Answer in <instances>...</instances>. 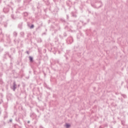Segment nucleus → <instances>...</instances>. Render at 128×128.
<instances>
[{
    "instance_id": "nucleus-40",
    "label": "nucleus",
    "mask_w": 128,
    "mask_h": 128,
    "mask_svg": "<svg viewBox=\"0 0 128 128\" xmlns=\"http://www.w3.org/2000/svg\"><path fill=\"white\" fill-rule=\"evenodd\" d=\"M0 94V96H1L2 98H4V94H2V93Z\"/></svg>"
},
{
    "instance_id": "nucleus-3",
    "label": "nucleus",
    "mask_w": 128,
    "mask_h": 128,
    "mask_svg": "<svg viewBox=\"0 0 128 128\" xmlns=\"http://www.w3.org/2000/svg\"><path fill=\"white\" fill-rule=\"evenodd\" d=\"M66 42L68 44H70L74 42V39L72 38V37L70 36L68 37L66 40Z\"/></svg>"
},
{
    "instance_id": "nucleus-58",
    "label": "nucleus",
    "mask_w": 128,
    "mask_h": 128,
    "mask_svg": "<svg viewBox=\"0 0 128 128\" xmlns=\"http://www.w3.org/2000/svg\"><path fill=\"white\" fill-rule=\"evenodd\" d=\"M42 34H46V32L43 33Z\"/></svg>"
},
{
    "instance_id": "nucleus-14",
    "label": "nucleus",
    "mask_w": 128,
    "mask_h": 128,
    "mask_svg": "<svg viewBox=\"0 0 128 128\" xmlns=\"http://www.w3.org/2000/svg\"><path fill=\"white\" fill-rule=\"evenodd\" d=\"M20 36L21 38H24V32H20Z\"/></svg>"
},
{
    "instance_id": "nucleus-17",
    "label": "nucleus",
    "mask_w": 128,
    "mask_h": 128,
    "mask_svg": "<svg viewBox=\"0 0 128 128\" xmlns=\"http://www.w3.org/2000/svg\"><path fill=\"white\" fill-rule=\"evenodd\" d=\"M37 42L40 44V42H42V38H39L37 40Z\"/></svg>"
},
{
    "instance_id": "nucleus-45",
    "label": "nucleus",
    "mask_w": 128,
    "mask_h": 128,
    "mask_svg": "<svg viewBox=\"0 0 128 128\" xmlns=\"http://www.w3.org/2000/svg\"><path fill=\"white\" fill-rule=\"evenodd\" d=\"M26 54H30V52L28 51H26Z\"/></svg>"
},
{
    "instance_id": "nucleus-25",
    "label": "nucleus",
    "mask_w": 128,
    "mask_h": 128,
    "mask_svg": "<svg viewBox=\"0 0 128 128\" xmlns=\"http://www.w3.org/2000/svg\"><path fill=\"white\" fill-rule=\"evenodd\" d=\"M54 50L55 51L54 52V51L52 50V52H54V54H56V50H58V49H56V48H54Z\"/></svg>"
},
{
    "instance_id": "nucleus-24",
    "label": "nucleus",
    "mask_w": 128,
    "mask_h": 128,
    "mask_svg": "<svg viewBox=\"0 0 128 128\" xmlns=\"http://www.w3.org/2000/svg\"><path fill=\"white\" fill-rule=\"evenodd\" d=\"M121 96L124 98H126V95L124 94H121Z\"/></svg>"
},
{
    "instance_id": "nucleus-15",
    "label": "nucleus",
    "mask_w": 128,
    "mask_h": 128,
    "mask_svg": "<svg viewBox=\"0 0 128 128\" xmlns=\"http://www.w3.org/2000/svg\"><path fill=\"white\" fill-rule=\"evenodd\" d=\"M13 36H14L15 38H16V36H18V33L16 32H13Z\"/></svg>"
},
{
    "instance_id": "nucleus-6",
    "label": "nucleus",
    "mask_w": 128,
    "mask_h": 128,
    "mask_svg": "<svg viewBox=\"0 0 128 128\" xmlns=\"http://www.w3.org/2000/svg\"><path fill=\"white\" fill-rule=\"evenodd\" d=\"M11 89L14 92H16V81H14L13 86H11Z\"/></svg>"
},
{
    "instance_id": "nucleus-52",
    "label": "nucleus",
    "mask_w": 128,
    "mask_h": 128,
    "mask_svg": "<svg viewBox=\"0 0 128 128\" xmlns=\"http://www.w3.org/2000/svg\"><path fill=\"white\" fill-rule=\"evenodd\" d=\"M14 42H16V39H14Z\"/></svg>"
},
{
    "instance_id": "nucleus-2",
    "label": "nucleus",
    "mask_w": 128,
    "mask_h": 128,
    "mask_svg": "<svg viewBox=\"0 0 128 128\" xmlns=\"http://www.w3.org/2000/svg\"><path fill=\"white\" fill-rule=\"evenodd\" d=\"M98 2V4H100V6L98 7H96V4L92 3H91L92 6V8H102V2L100 0H96L95 3L96 4Z\"/></svg>"
},
{
    "instance_id": "nucleus-48",
    "label": "nucleus",
    "mask_w": 128,
    "mask_h": 128,
    "mask_svg": "<svg viewBox=\"0 0 128 128\" xmlns=\"http://www.w3.org/2000/svg\"><path fill=\"white\" fill-rule=\"evenodd\" d=\"M64 56L66 57V60H68V57L66 56V54L64 55Z\"/></svg>"
},
{
    "instance_id": "nucleus-11",
    "label": "nucleus",
    "mask_w": 128,
    "mask_h": 128,
    "mask_svg": "<svg viewBox=\"0 0 128 128\" xmlns=\"http://www.w3.org/2000/svg\"><path fill=\"white\" fill-rule=\"evenodd\" d=\"M71 15L72 16L73 18H76L78 16H76V12H71Z\"/></svg>"
},
{
    "instance_id": "nucleus-54",
    "label": "nucleus",
    "mask_w": 128,
    "mask_h": 128,
    "mask_svg": "<svg viewBox=\"0 0 128 128\" xmlns=\"http://www.w3.org/2000/svg\"><path fill=\"white\" fill-rule=\"evenodd\" d=\"M40 128H44V127H42V126H40Z\"/></svg>"
},
{
    "instance_id": "nucleus-43",
    "label": "nucleus",
    "mask_w": 128,
    "mask_h": 128,
    "mask_svg": "<svg viewBox=\"0 0 128 128\" xmlns=\"http://www.w3.org/2000/svg\"><path fill=\"white\" fill-rule=\"evenodd\" d=\"M64 36H68V35L66 34V32H64Z\"/></svg>"
},
{
    "instance_id": "nucleus-1",
    "label": "nucleus",
    "mask_w": 128,
    "mask_h": 128,
    "mask_svg": "<svg viewBox=\"0 0 128 128\" xmlns=\"http://www.w3.org/2000/svg\"><path fill=\"white\" fill-rule=\"evenodd\" d=\"M60 22L64 24V26H65L64 29L66 30H68V25L70 24L66 20V19L64 18H60ZM68 24V25H66Z\"/></svg>"
},
{
    "instance_id": "nucleus-16",
    "label": "nucleus",
    "mask_w": 128,
    "mask_h": 128,
    "mask_svg": "<svg viewBox=\"0 0 128 128\" xmlns=\"http://www.w3.org/2000/svg\"><path fill=\"white\" fill-rule=\"evenodd\" d=\"M10 50L13 52V54H16V48H11Z\"/></svg>"
},
{
    "instance_id": "nucleus-21",
    "label": "nucleus",
    "mask_w": 128,
    "mask_h": 128,
    "mask_svg": "<svg viewBox=\"0 0 128 128\" xmlns=\"http://www.w3.org/2000/svg\"><path fill=\"white\" fill-rule=\"evenodd\" d=\"M121 124L122 126H126V121L125 120H122Z\"/></svg>"
},
{
    "instance_id": "nucleus-41",
    "label": "nucleus",
    "mask_w": 128,
    "mask_h": 128,
    "mask_svg": "<svg viewBox=\"0 0 128 128\" xmlns=\"http://www.w3.org/2000/svg\"><path fill=\"white\" fill-rule=\"evenodd\" d=\"M2 108H0V116L2 114Z\"/></svg>"
},
{
    "instance_id": "nucleus-9",
    "label": "nucleus",
    "mask_w": 128,
    "mask_h": 128,
    "mask_svg": "<svg viewBox=\"0 0 128 128\" xmlns=\"http://www.w3.org/2000/svg\"><path fill=\"white\" fill-rule=\"evenodd\" d=\"M22 24H24V22H22L18 24V28H20V30H22Z\"/></svg>"
},
{
    "instance_id": "nucleus-35",
    "label": "nucleus",
    "mask_w": 128,
    "mask_h": 128,
    "mask_svg": "<svg viewBox=\"0 0 128 128\" xmlns=\"http://www.w3.org/2000/svg\"><path fill=\"white\" fill-rule=\"evenodd\" d=\"M56 64H60V60H58L56 61Z\"/></svg>"
},
{
    "instance_id": "nucleus-22",
    "label": "nucleus",
    "mask_w": 128,
    "mask_h": 128,
    "mask_svg": "<svg viewBox=\"0 0 128 128\" xmlns=\"http://www.w3.org/2000/svg\"><path fill=\"white\" fill-rule=\"evenodd\" d=\"M55 42H58V36H56L54 38Z\"/></svg>"
},
{
    "instance_id": "nucleus-55",
    "label": "nucleus",
    "mask_w": 128,
    "mask_h": 128,
    "mask_svg": "<svg viewBox=\"0 0 128 128\" xmlns=\"http://www.w3.org/2000/svg\"><path fill=\"white\" fill-rule=\"evenodd\" d=\"M58 54H60V51H58Z\"/></svg>"
},
{
    "instance_id": "nucleus-12",
    "label": "nucleus",
    "mask_w": 128,
    "mask_h": 128,
    "mask_svg": "<svg viewBox=\"0 0 128 128\" xmlns=\"http://www.w3.org/2000/svg\"><path fill=\"white\" fill-rule=\"evenodd\" d=\"M28 26H30V30H32V28H34V24H32L31 26H30V24H28Z\"/></svg>"
},
{
    "instance_id": "nucleus-63",
    "label": "nucleus",
    "mask_w": 128,
    "mask_h": 128,
    "mask_svg": "<svg viewBox=\"0 0 128 128\" xmlns=\"http://www.w3.org/2000/svg\"><path fill=\"white\" fill-rule=\"evenodd\" d=\"M56 44H58V43H56Z\"/></svg>"
},
{
    "instance_id": "nucleus-8",
    "label": "nucleus",
    "mask_w": 128,
    "mask_h": 128,
    "mask_svg": "<svg viewBox=\"0 0 128 128\" xmlns=\"http://www.w3.org/2000/svg\"><path fill=\"white\" fill-rule=\"evenodd\" d=\"M44 88H47V90H52V88H50V86H48L46 83L44 82Z\"/></svg>"
},
{
    "instance_id": "nucleus-60",
    "label": "nucleus",
    "mask_w": 128,
    "mask_h": 128,
    "mask_svg": "<svg viewBox=\"0 0 128 128\" xmlns=\"http://www.w3.org/2000/svg\"><path fill=\"white\" fill-rule=\"evenodd\" d=\"M76 22V20H74V22Z\"/></svg>"
},
{
    "instance_id": "nucleus-49",
    "label": "nucleus",
    "mask_w": 128,
    "mask_h": 128,
    "mask_svg": "<svg viewBox=\"0 0 128 128\" xmlns=\"http://www.w3.org/2000/svg\"><path fill=\"white\" fill-rule=\"evenodd\" d=\"M60 38H62V36H61V35L59 36Z\"/></svg>"
},
{
    "instance_id": "nucleus-56",
    "label": "nucleus",
    "mask_w": 128,
    "mask_h": 128,
    "mask_svg": "<svg viewBox=\"0 0 128 128\" xmlns=\"http://www.w3.org/2000/svg\"><path fill=\"white\" fill-rule=\"evenodd\" d=\"M20 84H18V88H20Z\"/></svg>"
},
{
    "instance_id": "nucleus-4",
    "label": "nucleus",
    "mask_w": 128,
    "mask_h": 128,
    "mask_svg": "<svg viewBox=\"0 0 128 128\" xmlns=\"http://www.w3.org/2000/svg\"><path fill=\"white\" fill-rule=\"evenodd\" d=\"M66 4L67 6L69 7V10L72 8V0H67L66 1Z\"/></svg>"
},
{
    "instance_id": "nucleus-44",
    "label": "nucleus",
    "mask_w": 128,
    "mask_h": 128,
    "mask_svg": "<svg viewBox=\"0 0 128 128\" xmlns=\"http://www.w3.org/2000/svg\"><path fill=\"white\" fill-rule=\"evenodd\" d=\"M74 50H76V48H78V46H74Z\"/></svg>"
},
{
    "instance_id": "nucleus-47",
    "label": "nucleus",
    "mask_w": 128,
    "mask_h": 128,
    "mask_svg": "<svg viewBox=\"0 0 128 128\" xmlns=\"http://www.w3.org/2000/svg\"><path fill=\"white\" fill-rule=\"evenodd\" d=\"M4 28H6V26H8V24H4Z\"/></svg>"
},
{
    "instance_id": "nucleus-13",
    "label": "nucleus",
    "mask_w": 128,
    "mask_h": 128,
    "mask_svg": "<svg viewBox=\"0 0 128 128\" xmlns=\"http://www.w3.org/2000/svg\"><path fill=\"white\" fill-rule=\"evenodd\" d=\"M11 18L12 20H16L18 18V17L15 16L14 14H11Z\"/></svg>"
},
{
    "instance_id": "nucleus-18",
    "label": "nucleus",
    "mask_w": 128,
    "mask_h": 128,
    "mask_svg": "<svg viewBox=\"0 0 128 128\" xmlns=\"http://www.w3.org/2000/svg\"><path fill=\"white\" fill-rule=\"evenodd\" d=\"M58 30H60V26H58V29H56L54 30V33L56 34V32H58Z\"/></svg>"
},
{
    "instance_id": "nucleus-27",
    "label": "nucleus",
    "mask_w": 128,
    "mask_h": 128,
    "mask_svg": "<svg viewBox=\"0 0 128 128\" xmlns=\"http://www.w3.org/2000/svg\"><path fill=\"white\" fill-rule=\"evenodd\" d=\"M38 52L40 54H42V48H38Z\"/></svg>"
},
{
    "instance_id": "nucleus-30",
    "label": "nucleus",
    "mask_w": 128,
    "mask_h": 128,
    "mask_svg": "<svg viewBox=\"0 0 128 128\" xmlns=\"http://www.w3.org/2000/svg\"><path fill=\"white\" fill-rule=\"evenodd\" d=\"M62 8L64 9L65 10H66V8L64 7V4H62Z\"/></svg>"
},
{
    "instance_id": "nucleus-10",
    "label": "nucleus",
    "mask_w": 128,
    "mask_h": 128,
    "mask_svg": "<svg viewBox=\"0 0 128 128\" xmlns=\"http://www.w3.org/2000/svg\"><path fill=\"white\" fill-rule=\"evenodd\" d=\"M28 58H29V60H30V62H31V63L34 62V57H32V56H30L28 57Z\"/></svg>"
},
{
    "instance_id": "nucleus-34",
    "label": "nucleus",
    "mask_w": 128,
    "mask_h": 128,
    "mask_svg": "<svg viewBox=\"0 0 128 128\" xmlns=\"http://www.w3.org/2000/svg\"><path fill=\"white\" fill-rule=\"evenodd\" d=\"M30 36H32V34H28L27 38H30Z\"/></svg>"
},
{
    "instance_id": "nucleus-37",
    "label": "nucleus",
    "mask_w": 128,
    "mask_h": 128,
    "mask_svg": "<svg viewBox=\"0 0 128 128\" xmlns=\"http://www.w3.org/2000/svg\"><path fill=\"white\" fill-rule=\"evenodd\" d=\"M43 52H44V54H46V49H44V50H43Z\"/></svg>"
},
{
    "instance_id": "nucleus-36",
    "label": "nucleus",
    "mask_w": 128,
    "mask_h": 128,
    "mask_svg": "<svg viewBox=\"0 0 128 128\" xmlns=\"http://www.w3.org/2000/svg\"><path fill=\"white\" fill-rule=\"evenodd\" d=\"M4 50V48L0 47V52H2Z\"/></svg>"
},
{
    "instance_id": "nucleus-46",
    "label": "nucleus",
    "mask_w": 128,
    "mask_h": 128,
    "mask_svg": "<svg viewBox=\"0 0 128 128\" xmlns=\"http://www.w3.org/2000/svg\"><path fill=\"white\" fill-rule=\"evenodd\" d=\"M0 76H2V73L0 72Z\"/></svg>"
},
{
    "instance_id": "nucleus-29",
    "label": "nucleus",
    "mask_w": 128,
    "mask_h": 128,
    "mask_svg": "<svg viewBox=\"0 0 128 128\" xmlns=\"http://www.w3.org/2000/svg\"><path fill=\"white\" fill-rule=\"evenodd\" d=\"M14 128H18V126L16 124H15L13 126Z\"/></svg>"
},
{
    "instance_id": "nucleus-53",
    "label": "nucleus",
    "mask_w": 128,
    "mask_h": 128,
    "mask_svg": "<svg viewBox=\"0 0 128 128\" xmlns=\"http://www.w3.org/2000/svg\"><path fill=\"white\" fill-rule=\"evenodd\" d=\"M3 122L4 124V126L6 124V122Z\"/></svg>"
},
{
    "instance_id": "nucleus-61",
    "label": "nucleus",
    "mask_w": 128,
    "mask_h": 128,
    "mask_svg": "<svg viewBox=\"0 0 128 128\" xmlns=\"http://www.w3.org/2000/svg\"><path fill=\"white\" fill-rule=\"evenodd\" d=\"M110 128H112V126H110Z\"/></svg>"
},
{
    "instance_id": "nucleus-26",
    "label": "nucleus",
    "mask_w": 128,
    "mask_h": 128,
    "mask_svg": "<svg viewBox=\"0 0 128 128\" xmlns=\"http://www.w3.org/2000/svg\"><path fill=\"white\" fill-rule=\"evenodd\" d=\"M55 12H58V10H60V8H56L54 10Z\"/></svg>"
},
{
    "instance_id": "nucleus-50",
    "label": "nucleus",
    "mask_w": 128,
    "mask_h": 128,
    "mask_svg": "<svg viewBox=\"0 0 128 128\" xmlns=\"http://www.w3.org/2000/svg\"><path fill=\"white\" fill-rule=\"evenodd\" d=\"M28 124H30V120H28V122H27Z\"/></svg>"
},
{
    "instance_id": "nucleus-33",
    "label": "nucleus",
    "mask_w": 128,
    "mask_h": 128,
    "mask_svg": "<svg viewBox=\"0 0 128 128\" xmlns=\"http://www.w3.org/2000/svg\"><path fill=\"white\" fill-rule=\"evenodd\" d=\"M16 121L18 122H20V118H16Z\"/></svg>"
},
{
    "instance_id": "nucleus-19",
    "label": "nucleus",
    "mask_w": 128,
    "mask_h": 128,
    "mask_svg": "<svg viewBox=\"0 0 128 128\" xmlns=\"http://www.w3.org/2000/svg\"><path fill=\"white\" fill-rule=\"evenodd\" d=\"M66 128H70V124L66 123Z\"/></svg>"
},
{
    "instance_id": "nucleus-59",
    "label": "nucleus",
    "mask_w": 128,
    "mask_h": 128,
    "mask_svg": "<svg viewBox=\"0 0 128 128\" xmlns=\"http://www.w3.org/2000/svg\"><path fill=\"white\" fill-rule=\"evenodd\" d=\"M10 122H12V120H10Z\"/></svg>"
},
{
    "instance_id": "nucleus-5",
    "label": "nucleus",
    "mask_w": 128,
    "mask_h": 128,
    "mask_svg": "<svg viewBox=\"0 0 128 128\" xmlns=\"http://www.w3.org/2000/svg\"><path fill=\"white\" fill-rule=\"evenodd\" d=\"M10 5L7 6L6 7H4L3 9V10L5 14H8L10 12Z\"/></svg>"
},
{
    "instance_id": "nucleus-57",
    "label": "nucleus",
    "mask_w": 128,
    "mask_h": 128,
    "mask_svg": "<svg viewBox=\"0 0 128 128\" xmlns=\"http://www.w3.org/2000/svg\"><path fill=\"white\" fill-rule=\"evenodd\" d=\"M0 65L1 66H2V64H1V63H0Z\"/></svg>"
},
{
    "instance_id": "nucleus-23",
    "label": "nucleus",
    "mask_w": 128,
    "mask_h": 128,
    "mask_svg": "<svg viewBox=\"0 0 128 128\" xmlns=\"http://www.w3.org/2000/svg\"><path fill=\"white\" fill-rule=\"evenodd\" d=\"M4 84V81L2 80V78H0V84Z\"/></svg>"
},
{
    "instance_id": "nucleus-38",
    "label": "nucleus",
    "mask_w": 128,
    "mask_h": 128,
    "mask_svg": "<svg viewBox=\"0 0 128 128\" xmlns=\"http://www.w3.org/2000/svg\"><path fill=\"white\" fill-rule=\"evenodd\" d=\"M9 56V58H10V60H12L13 58H12V56L9 54V56Z\"/></svg>"
},
{
    "instance_id": "nucleus-20",
    "label": "nucleus",
    "mask_w": 128,
    "mask_h": 128,
    "mask_svg": "<svg viewBox=\"0 0 128 128\" xmlns=\"http://www.w3.org/2000/svg\"><path fill=\"white\" fill-rule=\"evenodd\" d=\"M23 16H28V12H24V14H23Z\"/></svg>"
},
{
    "instance_id": "nucleus-7",
    "label": "nucleus",
    "mask_w": 128,
    "mask_h": 128,
    "mask_svg": "<svg viewBox=\"0 0 128 128\" xmlns=\"http://www.w3.org/2000/svg\"><path fill=\"white\" fill-rule=\"evenodd\" d=\"M8 56H10V52H5V53L3 56L4 60H6V58H8Z\"/></svg>"
},
{
    "instance_id": "nucleus-64",
    "label": "nucleus",
    "mask_w": 128,
    "mask_h": 128,
    "mask_svg": "<svg viewBox=\"0 0 128 128\" xmlns=\"http://www.w3.org/2000/svg\"><path fill=\"white\" fill-rule=\"evenodd\" d=\"M100 128H102V126H100Z\"/></svg>"
},
{
    "instance_id": "nucleus-39",
    "label": "nucleus",
    "mask_w": 128,
    "mask_h": 128,
    "mask_svg": "<svg viewBox=\"0 0 128 128\" xmlns=\"http://www.w3.org/2000/svg\"><path fill=\"white\" fill-rule=\"evenodd\" d=\"M2 99L0 100V104H2Z\"/></svg>"
},
{
    "instance_id": "nucleus-62",
    "label": "nucleus",
    "mask_w": 128,
    "mask_h": 128,
    "mask_svg": "<svg viewBox=\"0 0 128 128\" xmlns=\"http://www.w3.org/2000/svg\"><path fill=\"white\" fill-rule=\"evenodd\" d=\"M34 114H32V115H30V116H32V115H33Z\"/></svg>"
},
{
    "instance_id": "nucleus-42",
    "label": "nucleus",
    "mask_w": 128,
    "mask_h": 128,
    "mask_svg": "<svg viewBox=\"0 0 128 128\" xmlns=\"http://www.w3.org/2000/svg\"><path fill=\"white\" fill-rule=\"evenodd\" d=\"M35 16H36V18H38V14H35Z\"/></svg>"
},
{
    "instance_id": "nucleus-28",
    "label": "nucleus",
    "mask_w": 128,
    "mask_h": 128,
    "mask_svg": "<svg viewBox=\"0 0 128 128\" xmlns=\"http://www.w3.org/2000/svg\"><path fill=\"white\" fill-rule=\"evenodd\" d=\"M53 2L54 4H58V0H53Z\"/></svg>"
},
{
    "instance_id": "nucleus-32",
    "label": "nucleus",
    "mask_w": 128,
    "mask_h": 128,
    "mask_svg": "<svg viewBox=\"0 0 128 128\" xmlns=\"http://www.w3.org/2000/svg\"><path fill=\"white\" fill-rule=\"evenodd\" d=\"M16 2H22V0H15Z\"/></svg>"
},
{
    "instance_id": "nucleus-31",
    "label": "nucleus",
    "mask_w": 128,
    "mask_h": 128,
    "mask_svg": "<svg viewBox=\"0 0 128 128\" xmlns=\"http://www.w3.org/2000/svg\"><path fill=\"white\" fill-rule=\"evenodd\" d=\"M66 20H70V16H68V14H66Z\"/></svg>"
},
{
    "instance_id": "nucleus-51",
    "label": "nucleus",
    "mask_w": 128,
    "mask_h": 128,
    "mask_svg": "<svg viewBox=\"0 0 128 128\" xmlns=\"http://www.w3.org/2000/svg\"><path fill=\"white\" fill-rule=\"evenodd\" d=\"M0 34H2V30H0Z\"/></svg>"
}]
</instances>
